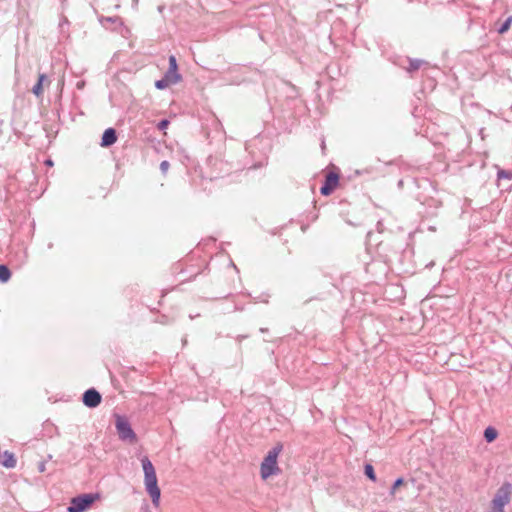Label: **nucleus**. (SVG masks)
I'll return each mask as SVG.
<instances>
[{
  "mask_svg": "<svg viewBox=\"0 0 512 512\" xmlns=\"http://www.w3.org/2000/svg\"><path fill=\"white\" fill-rule=\"evenodd\" d=\"M117 141V134L114 128H108L104 131L101 138L102 147H110Z\"/></svg>",
  "mask_w": 512,
  "mask_h": 512,
  "instance_id": "nucleus-9",
  "label": "nucleus"
},
{
  "mask_svg": "<svg viewBox=\"0 0 512 512\" xmlns=\"http://www.w3.org/2000/svg\"><path fill=\"white\" fill-rule=\"evenodd\" d=\"M32 92L34 95H36L37 97L41 96L43 94V86L41 85V82L40 83H36L33 88H32Z\"/></svg>",
  "mask_w": 512,
  "mask_h": 512,
  "instance_id": "nucleus-19",
  "label": "nucleus"
},
{
  "mask_svg": "<svg viewBox=\"0 0 512 512\" xmlns=\"http://www.w3.org/2000/svg\"><path fill=\"white\" fill-rule=\"evenodd\" d=\"M511 23H512V16H509L503 23H501L497 27V32L499 34L506 33L510 29Z\"/></svg>",
  "mask_w": 512,
  "mask_h": 512,
  "instance_id": "nucleus-13",
  "label": "nucleus"
},
{
  "mask_svg": "<svg viewBox=\"0 0 512 512\" xmlns=\"http://www.w3.org/2000/svg\"><path fill=\"white\" fill-rule=\"evenodd\" d=\"M283 449V445L278 443L271 450L268 451L267 455L263 459L260 467L261 477L267 479L272 475L279 473V467L277 464V458Z\"/></svg>",
  "mask_w": 512,
  "mask_h": 512,
  "instance_id": "nucleus-2",
  "label": "nucleus"
},
{
  "mask_svg": "<svg viewBox=\"0 0 512 512\" xmlns=\"http://www.w3.org/2000/svg\"><path fill=\"white\" fill-rule=\"evenodd\" d=\"M67 22H68L67 19H64L63 23H60V27H63V24L67 23Z\"/></svg>",
  "mask_w": 512,
  "mask_h": 512,
  "instance_id": "nucleus-26",
  "label": "nucleus"
},
{
  "mask_svg": "<svg viewBox=\"0 0 512 512\" xmlns=\"http://www.w3.org/2000/svg\"><path fill=\"white\" fill-rule=\"evenodd\" d=\"M105 21L108 23H114L117 21V18L107 17L105 18Z\"/></svg>",
  "mask_w": 512,
  "mask_h": 512,
  "instance_id": "nucleus-24",
  "label": "nucleus"
},
{
  "mask_svg": "<svg viewBox=\"0 0 512 512\" xmlns=\"http://www.w3.org/2000/svg\"><path fill=\"white\" fill-rule=\"evenodd\" d=\"M512 485L504 483L494 495L492 509L494 512H504V507L510 502Z\"/></svg>",
  "mask_w": 512,
  "mask_h": 512,
  "instance_id": "nucleus-3",
  "label": "nucleus"
},
{
  "mask_svg": "<svg viewBox=\"0 0 512 512\" xmlns=\"http://www.w3.org/2000/svg\"><path fill=\"white\" fill-rule=\"evenodd\" d=\"M1 464L8 469H13L16 467L17 459L13 452L8 450L0 453Z\"/></svg>",
  "mask_w": 512,
  "mask_h": 512,
  "instance_id": "nucleus-8",
  "label": "nucleus"
},
{
  "mask_svg": "<svg viewBox=\"0 0 512 512\" xmlns=\"http://www.w3.org/2000/svg\"><path fill=\"white\" fill-rule=\"evenodd\" d=\"M171 86L170 83H168L167 81H165L164 78H161L160 80H157L155 82V87L159 90H163L167 87Z\"/></svg>",
  "mask_w": 512,
  "mask_h": 512,
  "instance_id": "nucleus-17",
  "label": "nucleus"
},
{
  "mask_svg": "<svg viewBox=\"0 0 512 512\" xmlns=\"http://www.w3.org/2000/svg\"><path fill=\"white\" fill-rule=\"evenodd\" d=\"M339 183V175L335 172H329L326 177L324 184L320 188V193L323 196L330 195L334 189L338 186Z\"/></svg>",
  "mask_w": 512,
  "mask_h": 512,
  "instance_id": "nucleus-6",
  "label": "nucleus"
},
{
  "mask_svg": "<svg viewBox=\"0 0 512 512\" xmlns=\"http://www.w3.org/2000/svg\"><path fill=\"white\" fill-rule=\"evenodd\" d=\"M168 69L173 70V71H178L177 60L174 55L169 56V68Z\"/></svg>",
  "mask_w": 512,
  "mask_h": 512,
  "instance_id": "nucleus-18",
  "label": "nucleus"
},
{
  "mask_svg": "<svg viewBox=\"0 0 512 512\" xmlns=\"http://www.w3.org/2000/svg\"><path fill=\"white\" fill-rule=\"evenodd\" d=\"M422 64H424L423 60H420V59H410L409 60V67L407 68V70L409 72L416 71V70H418L421 67Z\"/></svg>",
  "mask_w": 512,
  "mask_h": 512,
  "instance_id": "nucleus-14",
  "label": "nucleus"
},
{
  "mask_svg": "<svg viewBox=\"0 0 512 512\" xmlns=\"http://www.w3.org/2000/svg\"><path fill=\"white\" fill-rule=\"evenodd\" d=\"M97 495L95 494H81L73 497L67 507L68 512H84L86 511L96 500Z\"/></svg>",
  "mask_w": 512,
  "mask_h": 512,
  "instance_id": "nucleus-4",
  "label": "nucleus"
},
{
  "mask_svg": "<svg viewBox=\"0 0 512 512\" xmlns=\"http://www.w3.org/2000/svg\"><path fill=\"white\" fill-rule=\"evenodd\" d=\"M497 179L498 180H502V179L511 180L512 179V171L504 170V169H498Z\"/></svg>",
  "mask_w": 512,
  "mask_h": 512,
  "instance_id": "nucleus-15",
  "label": "nucleus"
},
{
  "mask_svg": "<svg viewBox=\"0 0 512 512\" xmlns=\"http://www.w3.org/2000/svg\"><path fill=\"white\" fill-rule=\"evenodd\" d=\"M115 426L119 435V438L123 441L134 442L136 441V434L131 428L129 421L120 415H116Z\"/></svg>",
  "mask_w": 512,
  "mask_h": 512,
  "instance_id": "nucleus-5",
  "label": "nucleus"
},
{
  "mask_svg": "<svg viewBox=\"0 0 512 512\" xmlns=\"http://www.w3.org/2000/svg\"><path fill=\"white\" fill-rule=\"evenodd\" d=\"M163 78L165 81L170 83V85H175L182 80V76L180 73H178V71H173L170 69L165 72Z\"/></svg>",
  "mask_w": 512,
  "mask_h": 512,
  "instance_id": "nucleus-10",
  "label": "nucleus"
},
{
  "mask_svg": "<svg viewBox=\"0 0 512 512\" xmlns=\"http://www.w3.org/2000/svg\"><path fill=\"white\" fill-rule=\"evenodd\" d=\"M141 464L144 471V484L146 491L150 495L153 505L157 507L159 506L161 491L158 487L155 468L147 456H144L141 459Z\"/></svg>",
  "mask_w": 512,
  "mask_h": 512,
  "instance_id": "nucleus-1",
  "label": "nucleus"
},
{
  "mask_svg": "<svg viewBox=\"0 0 512 512\" xmlns=\"http://www.w3.org/2000/svg\"><path fill=\"white\" fill-rule=\"evenodd\" d=\"M365 475L372 481H376V474L374 472V468L371 464H366L364 467Z\"/></svg>",
  "mask_w": 512,
  "mask_h": 512,
  "instance_id": "nucleus-16",
  "label": "nucleus"
},
{
  "mask_svg": "<svg viewBox=\"0 0 512 512\" xmlns=\"http://www.w3.org/2000/svg\"><path fill=\"white\" fill-rule=\"evenodd\" d=\"M260 331H261L262 333H264V332H266V331H267V329H266V328H261V329H260Z\"/></svg>",
  "mask_w": 512,
  "mask_h": 512,
  "instance_id": "nucleus-27",
  "label": "nucleus"
},
{
  "mask_svg": "<svg viewBox=\"0 0 512 512\" xmlns=\"http://www.w3.org/2000/svg\"><path fill=\"white\" fill-rule=\"evenodd\" d=\"M11 277V272L6 265H0V281L7 282Z\"/></svg>",
  "mask_w": 512,
  "mask_h": 512,
  "instance_id": "nucleus-12",
  "label": "nucleus"
},
{
  "mask_svg": "<svg viewBox=\"0 0 512 512\" xmlns=\"http://www.w3.org/2000/svg\"><path fill=\"white\" fill-rule=\"evenodd\" d=\"M170 167V164L168 161L164 160L160 163V170L163 174L167 173L168 169Z\"/></svg>",
  "mask_w": 512,
  "mask_h": 512,
  "instance_id": "nucleus-22",
  "label": "nucleus"
},
{
  "mask_svg": "<svg viewBox=\"0 0 512 512\" xmlns=\"http://www.w3.org/2000/svg\"><path fill=\"white\" fill-rule=\"evenodd\" d=\"M169 123H170V122H169V120H167V119H162V120H161V121H159V123L157 124V128H158L159 130H164V129H166V128L168 127Z\"/></svg>",
  "mask_w": 512,
  "mask_h": 512,
  "instance_id": "nucleus-21",
  "label": "nucleus"
},
{
  "mask_svg": "<svg viewBox=\"0 0 512 512\" xmlns=\"http://www.w3.org/2000/svg\"><path fill=\"white\" fill-rule=\"evenodd\" d=\"M46 163H47L48 165H52V161H51V160H48Z\"/></svg>",
  "mask_w": 512,
  "mask_h": 512,
  "instance_id": "nucleus-28",
  "label": "nucleus"
},
{
  "mask_svg": "<svg viewBox=\"0 0 512 512\" xmlns=\"http://www.w3.org/2000/svg\"><path fill=\"white\" fill-rule=\"evenodd\" d=\"M46 80H47V76H46V74L41 73V74H39V77H38V81H37V83H40V82H41V85L43 86V83H44V81H46Z\"/></svg>",
  "mask_w": 512,
  "mask_h": 512,
  "instance_id": "nucleus-23",
  "label": "nucleus"
},
{
  "mask_svg": "<svg viewBox=\"0 0 512 512\" xmlns=\"http://www.w3.org/2000/svg\"><path fill=\"white\" fill-rule=\"evenodd\" d=\"M498 436V432L495 428L493 427H487L485 430H484V438L485 440L488 442V443H491L493 442Z\"/></svg>",
  "mask_w": 512,
  "mask_h": 512,
  "instance_id": "nucleus-11",
  "label": "nucleus"
},
{
  "mask_svg": "<svg viewBox=\"0 0 512 512\" xmlns=\"http://www.w3.org/2000/svg\"><path fill=\"white\" fill-rule=\"evenodd\" d=\"M44 470H45V465H44V463H41L39 466V471L43 472Z\"/></svg>",
  "mask_w": 512,
  "mask_h": 512,
  "instance_id": "nucleus-25",
  "label": "nucleus"
},
{
  "mask_svg": "<svg viewBox=\"0 0 512 512\" xmlns=\"http://www.w3.org/2000/svg\"><path fill=\"white\" fill-rule=\"evenodd\" d=\"M77 86H78V88H80V87H82V86H83V84H82V83H79Z\"/></svg>",
  "mask_w": 512,
  "mask_h": 512,
  "instance_id": "nucleus-29",
  "label": "nucleus"
},
{
  "mask_svg": "<svg viewBox=\"0 0 512 512\" xmlns=\"http://www.w3.org/2000/svg\"><path fill=\"white\" fill-rule=\"evenodd\" d=\"M102 396L94 388H90L83 393L82 401L85 406L89 408H95L101 403Z\"/></svg>",
  "mask_w": 512,
  "mask_h": 512,
  "instance_id": "nucleus-7",
  "label": "nucleus"
},
{
  "mask_svg": "<svg viewBox=\"0 0 512 512\" xmlns=\"http://www.w3.org/2000/svg\"><path fill=\"white\" fill-rule=\"evenodd\" d=\"M404 483V479L403 478H397L394 482V484L392 485L391 487V491L390 493L391 494H394L396 489L399 488L402 484Z\"/></svg>",
  "mask_w": 512,
  "mask_h": 512,
  "instance_id": "nucleus-20",
  "label": "nucleus"
}]
</instances>
